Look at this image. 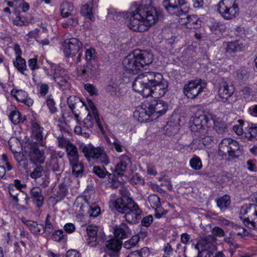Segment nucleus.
Wrapping results in <instances>:
<instances>
[{
    "label": "nucleus",
    "instance_id": "obj_1",
    "mask_svg": "<svg viewBox=\"0 0 257 257\" xmlns=\"http://www.w3.org/2000/svg\"><path fill=\"white\" fill-rule=\"evenodd\" d=\"M161 18L162 13L152 6L151 0H142L135 10L124 15L128 27L136 32L147 30Z\"/></svg>",
    "mask_w": 257,
    "mask_h": 257
},
{
    "label": "nucleus",
    "instance_id": "obj_2",
    "mask_svg": "<svg viewBox=\"0 0 257 257\" xmlns=\"http://www.w3.org/2000/svg\"><path fill=\"white\" fill-rule=\"evenodd\" d=\"M110 208H114L118 212L124 214V217L130 223H136L140 219L142 210L131 198L123 194L122 196L109 203Z\"/></svg>",
    "mask_w": 257,
    "mask_h": 257
},
{
    "label": "nucleus",
    "instance_id": "obj_3",
    "mask_svg": "<svg viewBox=\"0 0 257 257\" xmlns=\"http://www.w3.org/2000/svg\"><path fill=\"white\" fill-rule=\"evenodd\" d=\"M153 60L152 54L146 51L139 53L135 52L124 58L122 66L128 73L136 74L145 66L150 64Z\"/></svg>",
    "mask_w": 257,
    "mask_h": 257
},
{
    "label": "nucleus",
    "instance_id": "obj_4",
    "mask_svg": "<svg viewBox=\"0 0 257 257\" xmlns=\"http://www.w3.org/2000/svg\"><path fill=\"white\" fill-rule=\"evenodd\" d=\"M241 153L238 143L231 138H224L219 144V154L228 160L238 157Z\"/></svg>",
    "mask_w": 257,
    "mask_h": 257
},
{
    "label": "nucleus",
    "instance_id": "obj_5",
    "mask_svg": "<svg viewBox=\"0 0 257 257\" xmlns=\"http://www.w3.org/2000/svg\"><path fill=\"white\" fill-rule=\"evenodd\" d=\"M80 150L88 161L93 160L104 165H107L109 163L108 157L104 150L101 148H95L90 145H82L80 146Z\"/></svg>",
    "mask_w": 257,
    "mask_h": 257
},
{
    "label": "nucleus",
    "instance_id": "obj_6",
    "mask_svg": "<svg viewBox=\"0 0 257 257\" xmlns=\"http://www.w3.org/2000/svg\"><path fill=\"white\" fill-rule=\"evenodd\" d=\"M217 10L223 19L231 20L239 14V8L235 0H221L216 5Z\"/></svg>",
    "mask_w": 257,
    "mask_h": 257
},
{
    "label": "nucleus",
    "instance_id": "obj_7",
    "mask_svg": "<svg viewBox=\"0 0 257 257\" xmlns=\"http://www.w3.org/2000/svg\"><path fill=\"white\" fill-rule=\"evenodd\" d=\"M255 199L257 202V197ZM240 213L247 215V217L240 216V219L247 227L257 229V204H249L248 206L241 207Z\"/></svg>",
    "mask_w": 257,
    "mask_h": 257
},
{
    "label": "nucleus",
    "instance_id": "obj_8",
    "mask_svg": "<svg viewBox=\"0 0 257 257\" xmlns=\"http://www.w3.org/2000/svg\"><path fill=\"white\" fill-rule=\"evenodd\" d=\"M143 106L147 108L149 113L154 118L163 115L168 109V105L165 102L153 98L145 100Z\"/></svg>",
    "mask_w": 257,
    "mask_h": 257
},
{
    "label": "nucleus",
    "instance_id": "obj_9",
    "mask_svg": "<svg viewBox=\"0 0 257 257\" xmlns=\"http://www.w3.org/2000/svg\"><path fill=\"white\" fill-rule=\"evenodd\" d=\"M206 84L201 79L189 81L184 85V94L190 99H194L203 91Z\"/></svg>",
    "mask_w": 257,
    "mask_h": 257
},
{
    "label": "nucleus",
    "instance_id": "obj_10",
    "mask_svg": "<svg viewBox=\"0 0 257 257\" xmlns=\"http://www.w3.org/2000/svg\"><path fill=\"white\" fill-rule=\"evenodd\" d=\"M63 45L64 53L67 57H73L82 48V42L75 38L66 39Z\"/></svg>",
    "mask_w": 257,
    "mask_h": 257
},
{
    "label": "nucleus",
    "instance_id": "obj_11",
    "mask_svg": "<svg viewBox=\"0 0 257 257\" xmlns=\"http://www.w3.org/2000/svg\"><path fill=\"white\" fill-rule=\"evenodd\" d=\"M168 86L167 81L160 80L158 84H154L149 88H147L145 96L148 97L152 95L153 97L156 98L162 97L167 91Z\"/></svg>",
    "mask_w": 257,
    "mask_h": 257
},
{
    "label": "nucleus",
    "instance_id": "obj_12",
    "mask_svg": "<svg viewBox=\"0 0 257 257\" xmlns=\"http://www.w3.org/2000/svg\"><path fill=\"white\" fill-rule=\"evenodd\" d=\"M212 117L213 114L211 113L195 116L193 119V124L191 126L192 130L196 133V131H199L202 128H205L204 126H206L207 127L211 126L212 123H210V119H212Z\"/></svg>",
    "mask_w": 257,
    "mask_h": 257
},
{
    "label": "nucleus",
    "instance_id": "obj_13",
    "mask_svg": "<svg viewBox=\"0 0 257 257\" xmlns=\"http://www.w3.org/2000/svg\"><path fill=\"white\" fill-rule=\"evenodd\" d=\"M122 244V240L113 237L106 241L104 249L110 257H118Z\"/></svg>",
    "mask_w": 257,
    "mask_h": 257
},
{
    "label": "nucleus",
    "instance_id": "obj_14",
    "mask_svg": "<svg viewBox=\"0 0 257 257\" xmlns=\"http://www.w3.org/2000/svg\"><path fill=\"white\" fill-rule=\"evenodd\" d=\"M98 72V65L96 61L88 62L86 66H80L77 68L78 75L83 77L85 79L97 75Z\"/></svg>",
    "mask_w": 257,
    "mask_h": 257
},
{
    "label": "nucleus",
    "instance_id": "obj_15",
    "mask_svg": "<svg viewBox=\"0 0 257 257\" xmlns=\"http://www.w3.org/2000/svg\"><path fill=\"white\" fill-rule=\"evenodd\" d=\"M186 3V0H164L163 6L168 13L178 15L182 11V7Z\"/></svg>",
    "mask_w": 257,
    "mask_h": 257
},
{
    "label": "nucleus",
    "instance_id": "obj_16",
    "mask_svg": "<svg viewBox=\"0 0 257 257\" xmlns=\"http://www.w3.org/2000/svg\"><path fill=\"white\" fill-rule=\"evenodd\" d=\"M52 74H50L49 72L47 71V74L52 77L53 79L57 83L60 89L65 90L68 88L70 86L69 82V77L65 74L64 70L62 69L60 71H56Z\"/></svg>",
    "mask_w": 257,
    "mask_h": 257
},
{
    "label": "nucleus",
    "instance_id": "obj_17",
    "mask_svg": "<svg viewBox=\"0 0 257 257\" xmlns=\"http://www.w3.org/2000/svg\"><path fill=\"white\" fill-rule=\"evenodd\" d=\"M179 22L188 29H198L201 25V21L195 15H183Z\"/></svg>",
    "mask_w": 257,
    "mask_h": 257
},
{
    "label": "nucleus",
    "instance_id": "obj_18",
    "mask_svg": "<svg viewBox=\"0 0 257 257\" xmlns=\"http://www.w3.org/2000/svg\"><path fill=\"white\" fill-rule=\"evenodd\" d=\"M67 104L71 109L75 118L78 120L79 117L78 109L77 108L82 107L84 105V102L75 96H70L67 99Z\"/></svg>",
    "mask_w": 257,
    "mask_h": 257
},
{
    "label": "nucleus",
    "instance_id": "obj_19",
    "mask_svg": "<svg viewBox=\"0 0 257 257\" xmlns=\"http://www.w3.org/2000/svg\"><path fill=\"white\" fill-rule=\"evenodd\" d=\"M234 90L235 88L232 84L223 81L220 84L218 94L222 99H227L233 94Z\"/></svg>",
    "mask_w": 257,
    "mask_h": 257
},
{
    "label": "nucleus",
    "instance_id": "obj_20",
    "mask_svg": "<svg viewBox=\"0 0 257 257\" xmlns=\"http://www.w3.org/2000/svg\"><path fill=\"white\" fill-rule=\"evenodd\" d=\"M133 87L135 91L141 93L144 97H145V93L147 92L146 89L149 88V85L146 83V80H144L141 74L138 75L134 80Z\"/></svg>",
    "mask_w": 257,
    "mask_h": 257
},
{
    "label": "nucleus",
    "instance_id": "obj_21",
    "mask_svg": "<svg viewBox=\"0 0 257 257\" xmlns=\"http://www.w3.org/2000/svg\"><path fill=\"white\" fill-rule=\"evenodd\" d=\"M43 128L36 123H33L32 125V136L37 141V143L40 146L43 148L45 147V143L44 141V137L43 134Z\"/></svg>",
    "mask_w": 257,
    "mask_h": 257
},
{
    "label": "nucleus",
    "instance_id": "obj_22",
    "mask_svg": "<svg viewBox=\"0 0 257 257\" xmlns=\"http://www.w3.org/2000/svg\"><path fill=\"white\" fill-rule=\"evenodd\" d=\"M30 196L33 202L36 204L38 208L43 206L44 198L42 195V190L40 187H33L30 190Z\"/></svg>",
    "mask_w": 257,
    "mask_h": 257
},
{
    "label": "nucleus",
    "instance_id": "obj_23",
    "mask_svg": "<svg viewBox=\"0 0 257 257\" xmlns=\"http://www.w3.org/2000/svg\"><path fill=\"white\" fill-rule=\"evenodd\" d=\"M119 160L115 167V171L119 175H122L130 166L131 159L127 155H123L119 158Z\"/></svg>",
    "mask_w": 257,
    "mask_h": 257
},
{
    "label": "nucleus",
    "instance_id": "obj_24",
    "mask_svg": "<svg viewBox=\"0 0 257 257\" xmlns=\"http://www.w3.org/2000/svg\"><path fill=\"white\" fill-rule=\"evenodd\" d=\"M212 119H210V123H213V128L219 134H223L228 132V124L219 118H217L213 114Z\"/></svg>",
    "mask_w": 257,
    "mask_h": 257
},
{
    "label": "nucleus",
    "instance_id": "obj_25",
    "mask_svg": "<svg viewBox=\"0 0 257 257\" xmlns=\"http://www.w3.org/2000/svg\"><path fill=\"white\" fill-rule=\"evenodd\" d=\"M141 75L144 80H146V83L149 85V87L154 84H158L159 81L163 79V76L160 73L154 72H147Z\"/></svg>",
    "mask_w": 257,
    "mask_h": 257
},
{
    "label": "nucleus",
    "instance_id": "obj_26",
    "mask_svg": "<svg viewBox=\"0 0 257 257\" xmlns=\"http://www.w3.org/2000/svg\"><path fill=\"white\" fill-rule=\"evenodd\" d=\"M74 205L77 208V210L80 213L83 214L85 211H88L90 205L85 196H78L75 199Z\"/></svg>",
    "mask_w": 257,
    "mask_h": 257
},
{
    "label": "nucleus",
    "instance_id": "obj_27",
    "mask_svg": "<svg viewBox=\"0 0 257 257\" xmlns=\"http://www.w3.org/2000/svg\"><path fill=\"white\" fill-rule=\"evenodd\" d=\"M44 153L39 149L34 147L30 153V160L35 164H43L45 161Z\"/></svg>",
    "mask_w": 257,
    "mask_h": 257
},
{
    "label": "nucleus",
    "instance_id": "obj_28",
    "mask_svg": "<svg viewBox=\"0 0 257 257\" xmlns=\"http://www.w3.org/2000/svg\"><path fill=\"white\" fill-rule=\"evenodd\" d=\"M134 115L135 117L138 118V120L141 122H146L149 119L150 117L152 116L147 111V108L145 107L142 105L141 107H138V109L134 111Z\"/></svg>",
    "mask_w": 257,
    "mask_h": 257
},
{
    "label": "nucleus",
    "instance_id": "obj_29",
    "mask_svg": "<svg viewBox=\"0 0 257 257\" xmlns=\"http://www.w3.org/2000/svg\"><path fill=\"white\" fill-rule=\"evenodd\" d=\"M76 12L74 10L73 5L70 3L64 2L61 6V14L63 18H67L69 16H74Z\"/></svg>",
    "mask_w": 257,
    "mask_h": 257
},
{
    "label": "nucleus",
    "instance_id": "obj_30",
    "mask_svg": "<svg viewBox=\"0 0 257 257\" xmlns=\"http://www.w3.org/2000/svg\"><path fill=\"white\" fill-rule=\"evenodd\" d=\"M66 150L69 162L79 160L78 149L73 144L71 143L67 145Z\"/></svg>",
    "mask_w": 257,
    "mask_h": 257
},
{
    "label": "nucleus",
    "instance_id": "obj_31",
    "mask_svg": "<svg viewBox=\"0 0 257 257\" xmlns=\"http://www.w3.org/2000/svg\"><path fill=\"white\" fill-rule=\"evenodd\" d=\"M71 168L72 172L73 175L76 177H79L83 176L84 171V166L83 164L78 160L69 162Z\"/></svg>",
    "mask_w": 257,
    "mask_h": 257
},
{
    "label": "nucleus",
    "instance_id": "obj_32",
    "mask_svg": "<svg viewBox=\"0 0 257 257\" xmlns=\"http://www.w3.org/2000/svg\"><path fill=\"white\" fill-rule=\"evenodd\" d=\"M243 45L240 41L237 40L233 42H229L226 47V52L229 54L240 52L242 50Z\"/></svg>",
    "mask_w": 257,
    "mask_h": 257
},
{
    "label": "nucleus",
    "instance_id": "obj_33",
    "mask_svg": "<svg viewBox=\"0 0 257 257\" xmlns=\"http://www.w3.org/2000/svg\"><path fill=\"white\" fill-rule=\"evenodd\" d=\"M128 232V227L124 224H122L118 227H116L114 231V238H118L122 240L127 237Z\"/></svg>",
    "mask_w": 257,
    "mask_h": 257
},
{
    "label": "nucleus",
    "instance_id": "obj_34",
    "mask_svg": "<svg viewBox=\"0 0 257 257\" xmlns=\"http://www.w3.org/2000/svg\"><path fill=\"white\" fill-rule=\"evenodd\" d=\"M245 137L251 141L257 140V124L250 123L248 124Z\"/></svg>",
    "mask_w": 257,
    "mask_h": 257
},
{
    "label": "nucleus",
    "instance_id": "obj_35",
    "mask_svg": "<svg viewBox=\"0 0 257 257\" xmlns=\"http://www.w3.org/2000/svg\"><path fill=\"white\" fill-rule=\"evenodd\" d=\"M231 226L232 229L229 233V235L230 236H234L236 235L240 236L241 237H243L248 235V232L243 227L233 223H231Z\"/></svg>",
    "mask_w": 257,
    "mask_h": 257
},
{
    "label": "nucleus",
    "instance_id": "obj_36",
    "mask_svg": "<svg viewBox=\"0 0 257 257\" xmlns=\"http://www.w3.org/2000/svg\"><path fill=\"white\" fill-rule=\"evenodd\" d=\"M29 230L34 234H43V225L32 221H28L26 223Z\"/></svg>",
    "mask_w": 257,
    "mask_h": 257
},
{
    "label": "nucleus",
    "instance_id": "obj_37",
    "mask_svg": "<svg viewBox=\"0 0 257 257\" xmlns=\"http://www.w3.org/2000/svg\"><path fill=\"white\" fill-rule=\"evenodd\" d=\"M230 204V197L228 195H224L217 200V206L222 211H224Z\"/></svg>",
    "mask_w": 257,
    "mask_h": 257
},
{
    "label": "nucleus",
    "instance_id": "obj_38",
    "mask_svg": "<svg viewBox=\"0 0 257 257\" xmlns=\"http://www.w3.org/2000/svg\"><path fill=\"white\" fill-rule=\"evenodd\" d=\"M88 106L91 110V112L92 113L95 121L98 125L100 130L102 131L103 127L100 123L99 116L97 112V108L94 105L93 102L91 100H89L88 101Z\"/></svg>",
    "mask_w": 257,
    "mask_h": 257
},
{
    "label": "nucleus",
    "instance_id": "obj_39",
    "mask_svg": "<svg viewBox=\"0 0 257 257\" xmlns=\"http://www.w3.org/2000/svg\"><path fill=\"white\" fill-rule=\"evenodd\" d=\"M12 95L14 97L17 101L22 102L25 100V98L28 96L27 92L21 89H13L11 91Z\"/></svg>",
    "mask_w": 257,
    "mask_h": 257
},
{
    "label": "nucleus",
    "instance_id": "obj_40",
    "mask_svg": "<svg viewBox=\"0 0 257 257\" xmlns=\"http://www.w3.org/2000/svg\"><path fill=\"white\" fill-rule=\"evenodd\" d=\"M92 5L91 3L90 4H86L84 5L81 9V13L82 15L90 20L92 21L94 17L92 13Z\"/></svg>",
    "mask_w": 257,
    "mask_h": 257
},
{
    "label": "nucleus",
    "instance_id": "obj_41",
    "mask_svg": "<svg viewBox=\"0 0 257 257\" xmlns=\"http://www.w3.org/2000/svg\"><path fill=\"white\" fill-rule=\"evenodd\" d=\"M15 66L23 74H25L24 71L26 70V62L24 59L22 57H16V61L14 62Z\"/></svg>",
    "mask_w": 257,
    "mask_h": 257
},
{
    "label": "nucleus",
    "instance_id": "obj_42",
    "mask_svg": "<svg viewBox=\"0 0 257 257\" xmlns=\"http://www.w3.org/2000/svg\"><path fill=\"white\" fill-rule=\"evenodd\" d=\"M233 236L229 235L228 237H226L224 239V241L230 246L229 251L231 255H233L234 250L239 247V245L234 241Z\"/></svg>",
    "mask_w": 257,
    "mask_h": 257
},
{
    "label": "nucleus",
    "instance_id": "obj_43",
    "mask_svg": "<svg viewBox=\"0 0 257 257\" xmlns=\"http://www.w3.org/2000/svg\"><path fill=\"white\" fill-rule=\"evenodd\" d=\"M85 60L88 62L96 61V53L94 48H90L86 49L85 51Z\"/></svg>",
    "mask_w": 257,
    "mask_h": 257
},
{
    "label": "nucleus",
    "instance_id": "obj_44",
    "mask_svg": "<svg viewBox=\"0 0 257 257\" xmlns=\"http://www.w3.org/2000/svg\"><path fill=\"white\" fill-rule=\"evenodd\" d=\"M148 201L152 208L156 209L161 207L160 198L155 194H151L148 197Z\"/></svg>",
    "mask_w": 257,
    "mask_h": 257
},
{
    "label": "nucleus",
    "instance_id": "obj_45",
    "mask_svg": "<svg viewBox=\"0 0 257 257\" xmlns=\"http://www.w3.org/2000/svg\"><path fill=\"white\" fill-rule=\"evenodd\" d=\"M100 213V208L95 204L90 205L87 211V214L90 217H96Z\"/></svg>",
    "mask_w": 257,
    "mask_h": 257
},
{
    "label": "nucleus",
    "instance_id": "obj_46",
    "mask_svg": "<svg viewBox=\"0 0 257 257\" xmlns=\"http://www.w3.org/2000/svg\"><path fill=\"white\" fill-rule=\"evenodd\" d=\"M191 167L195 170H200L202 167L201 159L197 156L193 157L190 160Z\"/></svg>",
    "mask_w": 257,
    "mask_h": 257
},
{
    "label": "nucleus",
    "instance_id": "obj_47",
    "mask_svg": "<svg viewBox=\"0 0 257 257\" xmlns=\"http://www.w3.org/2000/svg\"><path fill=\"white\" fill-rule=\"evenodd\" d=\"M9 118L15 124H17L22 121L20 113L16 110L11 112L9 115Z\"/></svg>",
    "mask_w": 257,
    "mask_h": 257
},
{
    "label": "nucleus",
    "instance_id": "obj_48",
    "mask_svg": "<svg viewBox=\"0 0 257 257\" xmlns=\"http://www.w3.org/2000/svg\"><path fill=\"white\" fill-rule=\"evenodd\" d=\"M43 172V167L41 165L37 166L33 171L30 173V177L35 180L42 176Z\"/></svg>",
    "mask_w": 257,
    "mask_h": 257
},
{
    "label": "nucleus",
    "instance_id": "obj_49",
    "mask_svg": "<svg viewBox=\"0 0 257 257\" xmlns=\"http://www.w3.org/2000/svg\"><path fill=\"white\" fill-rule=\"evenodd\" d=\"M139 240V237L138 236H133L131 239L124 243L123 246L126 249H130L135 246L138 242Z\"/></svg>",
    "mask_w": 257,
    "mask_h": 257
},
{
    "label": "nucleus",
    "instance_id": "obj_50",
    "mask_svg": "<svg viewBox=\"0 0 257 257\" xmlns=\"http://www.w3.org/2000/svg\"><path fill=\"white\" fill-rule=\"evenodd\" d=\"M50 165L53 172H60L61 171V166L57 158H52L50 161Z\"/></svg>",
    "mask_w": 257,
    "mask_h": 257
},
{
    "label": "nucleus",
    "instance_id": "obj_51",
    "mask_svg": "<svg viewBox=\"0 0 257 257\" xmlns=\"http://www.w3.org/2000/svg\"><path fill=\"white\" fill-rule=\"evenodd\" d=\"M93 125V118L92 115L89 113L87 117L83 121V126L89 130L92 128Z\"/></svg>",
    "mask_w": 257,
    "mask_h": 257
},
{
    "label": "nucleus",
    "instance_id": "obj_52",
    "mask_svg": "<svg viewBox=\"0 0 257 257\" xmlns=\"http://www.w3.org/2000/svg\"><path fill=\"white\" fill-rule=\"evenodd\" d=\"M215 241L213 236H209L202 240V243L204 245L206 248H211L213 242Z\"/></svg>",
    "mask_w": 257,
    "mask_h": 257
},
{
    "label": "nucleus",
    "instance_id": "obj_53",
    "mask_svg": "<svg viewBox=\"0 0 257 257\" xmlns=\"http://www.w3.org/2000/svg\"><path fill=\"white\" fill-rule=\"evenodd\" d=\"M46 104L51 113H54L57 111V108L55 106V102L51 96L47 98Z\"/></svg>",
    "mask_w": 257,
    "mask_h": 257
},
{
    "label": "nucleus",
    "instance_id": "obj_54",
    "mask_svg": "<svg viewBox=\"0 0 257 257\" xmlns=\"http://www.w3.org/2000/svg\"><path fill=\"white\" fill-rule=\"evenodd\" d=\"M213 137L212 135H208V137L204 138V135H202L200 136L199 142L202 143L204 146H208L213 141Z\"/></svg>",
    "mask_w": 257,
    "mask_h": 257
},
{
    "label": "nucleus",
    "instance_id": "obj_55",
    "mask_svg": "<svg viewBox=\"0 0 257 257\" xmlns=\"http://www.w3.org/2000/svg\"><path fill=\"white\" fill-rule=\"evenodd\" d=\"M65 234L62 230H58L55 231L52 235L53 240L56 241H60L64 239Z\"/></svg>",
    "mask_w": 257,
    "mask_h": 257
},
{
    "label": "nucleus",
    "instance_id": "obj_56",
    "mask_svg": "<svg viewBox=\"0 0 257 257\" xmlns=\"http://www.w3.org/2000/svg\"><path fill=\"white\" fill-rule=\"evenodd\" d=\"M86 231L88 236H97L98 228L96 226L89 225L87 227Z\"/></svg>",
    "mask_w": 257,
    "mask_h": 257
},
{
    "label": "nucleus",
    "instance_id": "obj_57",
    "mask_svg": "<svg viewBox=\"0 0 257 257\" xmlns=\"http://www.w3.org/2000/svg\"><path fill=\"white\" fill-rule=\"evenodd\" d=\"M212 130L210 129H206V128H202L199 131H196L195 135L198 137V139H200V136L202 134L204 135V138L208 137V135H212Z\"/></svg>",
    "mask_w": 257,
    "mask_h": 257
},
{
    "label": "nucleus",
    "instance_id": "obj_58",
    "mask_svg": "<svg viewBox=\"0 0 257 257\" xmlns=\"http://www.w3.org/2000/svg\"><path fill=\"white\" fill-rule=\"evenodd\" d=\"M93 172L100 178H104L105 177L107 172L104 171L100 167L98 166H94L93 168Z\"/></svg>",
    "mask_w": 257,
    "mask_h": 257
},
{
    "label": "nucleus",
    "instance_id": "obj_59",
    "mask_svg": "<svg viewBox=\"0 0 257 257\" xmlns=\"http://www.w3.org/2000/svg\"><path fill=\"white\" fill-rule=\"evenodd\" d=\"M153 216L151 215H149L142 219L141 224L144 226L148 227L153 222Z\"/></svg>",
    "mask_w": 257,
    "mask_h": 257
},
{
    "label": "nucleus",
    "instance_id": "obj_60",
    "mask_svg": "<svg viewBox=\"0 0 257 257\" xmlns=\"http://www.w3.org/2000/svg\"><path fill=\"white\" fill-rule=\"evenodd\" d=\"M50 214H47L46 220H45V226H43V228L42 229L43 232H45L47 231V229H52L53 228V225L52 224V222L50 220Z\"/></svg>",
    "mask_w": 257,
    "mask_h": 257
},
{
    "label": "nucleus",
    "instance_id": "obj_61",
    "mask_svg": "<svg viewBox=\"0 0 257 257\" xmlns=\"http://www.w3.org/2000/svg\"><path fill=\"white\" fill-rule=\"evenodd\" d=\"M58 141L59 147L61 148H65L66 149L67 145H68L69 144H71V143H70L69 140H68L63 136L59 137L58 138Z\"/></svg>",
    "mask_w": 257,
    "mask_h": 257
},
{
    "label": "nucleus",
    "instance_id": "obj_62",
    "mask_svg": "<svg viewBox=\"0 0 257 257\" xmlns=\"http://www.w3.org/2000/svg\"><path fill=\"white\" fill-rule=\"evenodd\" d=\"M212 233L213 235L219 237H223L225 235L224 230L222 228L217 226L213 228L212 229Z\"/></svg>",
    "mask_w": 257,
    "mask_h": 257
},
{
    "label": "nucleus",
    "instance_id": "obj_63",
    "mask_svg": "<svg viewBox=\"0 0 257 257\" xmlns=\"http://www.w3.org/2000/svg\"><path fill=\"white\" fill-rule=\"evenodd\" d=\"M87 240V244L90 247H95L99 242L97 240V236H88Z\"/></svg>",
    "mask_w": 257,
    "mask_h": 257
},
{
    "label": "nucleus",
    "instance_id": "obj_64",
    "mask_svg": "<svg viewBox=\"0 0 257 257\" xmlns=\"http://www.w3.org/2000/svg\"><path fill=\"white\" fill-rule=\"evenodd\" d=\"M107 90L112 95L118 96V88L116 85H108L106 88Z\"/></svg>",
    "mask_w": 257,
    "mask_h": 257
}]
</instances>
